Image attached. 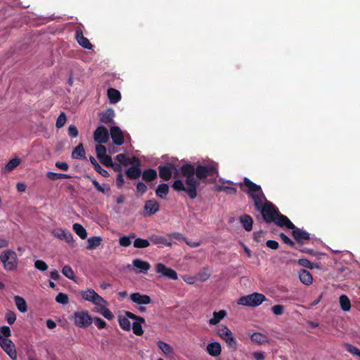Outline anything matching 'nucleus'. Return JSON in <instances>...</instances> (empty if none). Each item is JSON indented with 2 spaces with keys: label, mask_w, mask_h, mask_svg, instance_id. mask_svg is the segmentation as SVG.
Here are the masks:
<instances>
[{
  "label": "nucleus",
  "mask_w": 360,
  "mask_h": 360,
  "mask_svg": "<svg viewBox=\"0 0 360 360\" xmlns=\"http://www.w3.org/2000/svg\"><path fill=\"white\" fill-rule=\"evenodd\" d=\"M239 186L252 199L255 209L259 212L264 221L266 224L273 223L279 213V210L266 198L261 186L247 177L244 178L243 183L239 184Z\"/></svg>",
  "instance_id": "f257e3e1"
},
{
  "label": "nucleus",
  "mask_w": 360,
  "mask_h": 360,
  "mask_svg": "<svg viewBox=\"0 0 360 360\" xmlns=\"http://www.w3.org/2000/svg\"><path fill=\"white\" fill-rule=\"evenodd\" d=\"M195 176L198 180L205 183L207 177H212V182L216 181L218 176V169L213 165H198L195 167Z\"/></svg>",
  "instance_id": "f03ea898"
},
{
  "label": "nucleus",
  "mask_w": 360,
  "mask_h": 360,
  "mask_svg": "<svg viewBox=\"0 0 360 360\" xmlns=\"http://www.w3.org/2000/svg\"><path fill=\"white\" fill-rule=\"evenodd\" d=\"M0 261L4 268L7 271H14L18 267V259L15 252L7 249L3 251L0 255Z\"/></svg>",
  "instance_id": "7ed1b4c3"
},
{
  "label": "nucleus",
  "mask_w": 360,
  "mask_h": 360,
  "mask_svg": "<svg viewBox=\"0 0 360 360\" xmlns=\"http://www.w3.org/2000/svg\"><path fill=\"white\" fill-rule=\"evenodd\" d=\"M266 300V298L263 294L253 292L245 296H242L238 300V304L248 307H257Z\"/></svg>",
  "instance_id": "20e7f679"
},
{
  "label": "nucleus",
  "mask_w": 360,
  "mask_h": 360,
  "mask_svg": "<svg viewBox=\"0 0 360 360\" xmlns=\"http://www.w3.org/2000/svg\"><path fill=\"white\" fill-rule=\"evenodd\" d=\"M218 335L225 341L227 346L233 350L237 349V340L233 337L232 332L226 326H220L217 329Z\"/></svg>",
  "instance_id": "39448f33"
},
{
  "label": "nucleus",
  "mask_w": 360,
  "mask_h": 360,
  "mask_svg": "<svg viewBox=\"0 0 360 360\" xmlns=\"http://www.w3.org/2000/svg\"><path fill=\"white\" fill-rule=\"evenodd\" d=\"M72 320L76 326L83 328L89 327L93 323V318L89 311L85 310L75 311Z\"/></svg>",
  "instance_id": "423d86ee"
},
{
  "label": "nucleus",
  "mask_w": 360,
  "mask_h": 360,
  "mask_svg": "<svg viewBox=\"0 0 360 360\" xmlns=\"http://www.w3.org/2000/svg\"><path fill=\"white\" fill-rule=\"evenodd\" d=\"M81 296L84 300L91 302L96 306L108 304L107 301L93 289L81 291Z\"/></svg>",
  "instance_id": "0eeeda50"
},
{
  "label": "nucleus",
  "mask_w": 360,
  "mask_h": 360,
  "mask_svg": "<svg viewBox=\"0 0 360 360\" xmlns=\"http://www.w3.org/2000/svg\"><path fill=\"white\" fill-rule=\"evenodd\" d=\"M159 176L164 181H169L174 174V177L179 176V172L176 165L172 163H167L158 167Z\"/></svg>",
  "instance_id": "6e6552de"
},
{
  "label": "nucleus",
  "mask_w": 360,
  "mask_h": 360,
  "mask_svg": "<svg viewBox=\"0 0 360 360\" xmlns=\"http://www.w3.org/2000/svg\"><path fill=\"white\" fill-rule=\"evenodd\" d=\"M0 346L11 359L16 360L17 352L15 350V346L11 340L4 338L0 334Z\"/></svg>",
  "instance_id": "1a4fd4ad"
},
{
  "label": "nucleus",
  "mask_w": 360,
  "mask_h": 360,
  "mask_svg": "<svg viewBox=\"0 0 360 360\" xmlns=\"http://www.w3.org/2000/svg\"><path fill=\"white\" fill-rule=\"evenodd\" d=\"M186 185V193L191 199H195L197 197V188L200 185L198 179L194 177V175L185 176Z\"/></svg>",
  "instance_id": "9d476101"
},
{
  "label": "nucleus",
  "mask_w": 360,
  "mask_h": 360,
  "mask_svg": "<svg viewBox=\"0 0 360 360\" xmlns=\"http://www.w3.org/2000/svg\"><path fill=\"white\" fill-rule=\"evenodd\" d=\"M155 269L156 273L160 274L161 276L174 281L178 279L176 272L173 269L166 266L162 263H157L155 265Z\"/></svg>",
  "instance_id": "9b49d317"
},
{
  "label": "nucleus",
  "mask_w": 360,
  "mask_h": 360,
  "mask_svg": "<svg viewBox=\"0 0 360 360\" xmlns=\"http://www.w3.org/2000/svg\"><path fill=\"white\" fill-rule=\"evenodd\" d=\"M94 141L98 143H106L109 139L108 129L104 126H99L94 133Z\"/></svg>",
  "instance_id": "f8f14e48"
},
{
  "label": "nucleus",
  "mask_w": 360,
  "mask_h": 360,
  "mask_svg": "<svg viewBox=\"0 0 360 360\" xmlns=\"http://www.w3.org/2000/svg\"><path fill=\"white\" fill-rule=\"evenodd\" d=\"M292 235L294 239L300 245H303L306 240L310 239V236L308 232L299 228L292 229Z\"/></svg>",
  "instance_id": "ddd939ff"
},
{
  "label": "nucleus",
  "mask_w": 360,
  "mask_h": 360,
  "mask_svg": "<svg viewBox=\"0 0 360 360\" xmlns=\"http://www.w3.org/2000/svg\"><path fill=\"white\" fill-rule=\"evenodd\" d=\"M110 136L114 144L121 146L124 143V134L119 127L114 126L110 128Z\"/></svg>",
  "instance_id": "4468645a"
},
{
  "label": "nucleus",
  "mask_w": 360,
  "mask_h": 360,
  "mask_svg": "<svg viewBox=\"0 0 360 360\" xmlns=\"http://www.w3.org/2000/svg\"><path fill=\"white\" fill-rule=\"evenodd\" d=\"M273 223L279 227L285 226L288 229H295L294 224L286 216L283 215L280 212L278 213V216L276 217L275 221H273Z\"/></svg>",
  "instance_id": "2eb2a0df"
},
{
  "label": "nucleus",
  "mask_w": 360,
  "mask_h": 360,
  "mask_svg": "<svg viewBox=\"0 0 360 360\" xmlns=\"http://www.w3.org/2000/svg\"><path fill=\"white\" fill-rule=\"evenodd\" d=\"M159 203L155 200H146L144 205L146 211L145 216H151L155 214L159 210Z\"/></svg>",
  "instance_id": "dca6fc26"
},
{
  "label": "nucleus",
  "mask_w": 360,
  "mask_h": 360,
  "mask_svg": "<svg viewBox=\"0 0 360 360\" xmlns=\"http://www.w3.org/2000/svg\"><path fill=\"white\" fill-rule=\"evenodd\" d=\"M75 37L79 44L84 49H92L93 45L89 40L83 34L81 29H77L75 32Z\"/></svg>",
  "instance_id": "f3484780"
},
{
  "label": "nucleus",
  "mask_w": 360,
  "mask_h": 360,
  "mask_svg": "<svg viewBox=\"0 0 360 360\" xmlns=\"http://www.w3.org/2000/svg\"><path fill=\"white\" fill-rule=\"evenodd\" d=\"M131 300L138 304H148L151 302L150 297L147 295H141L139 292H134L130 295Z\"/></svg>",
  "instance_id": "a211bd4d"
},
{
  "label": "nucleus",
  "mask_w": 360,
  "mask_h": 360,
  "mask_svg": "<svg viewBox=\"0 0 360 360\" xmlns=\"http://www.w3.org/2000/svg\"><path fill=\"white\" fill-rule=\"evenodd\" d=\"M136 160L137 162L136 165L130 167L126 171V175L130 179H137L141 174V170L139 168V160L138 159H136Z\"/></svg>",
  "instance_id": "6ab92c4d"
},
{
  "label": "nucleus",
  "mask_w": 360,
  "mask_h": 360,
  "mask_svg": "<svg viewBox=\"0 0 360 360\" xmlns=\"http://www.w3.org/2000/svg\"><path fill=\"white\" fill-rule=\"evenodd\" d=\"M115 117V112L112 108H108L101 114L100 121L105 124H109L112 122Z\"/></svg>",
  "instance_id": "aec40b11"
},
{
  "label": "nucleus",
  "mask_w": 360,
  "mask_h": 360,
  "mask_svg": "<svg viewBox=\"0 0 360 360\" xmlns=\"http://www.w3.org/2000/svg\"><path fill=\"white\" fill-rule=\"evenodd\" d=\"M239 221L245 231H250L252 229L253 219L250 215L245 214L240 217Z\"/></svg>",
  "instance_id": "412c9836"
},
{
  "label": "nucleus",
  "mask_w": 360,
  "mask_h": 360,
  "mask_svg": "<svg viewBox=\"0 0 360 360\" xmlns=\"http://www.w3.org/2000/svg\"><path fill=\"white\" fill-rule=\"evenodd\" d=\"M207 352L212 356H218L221 352L220 344L217 342L208 344L207 346Z\"/></svg>",
  "instance_id": "4be33fe9"
},
{
  "label": "nucleus",
  "mask_w": 360,
  "mask_h": 360,
  "mask_svg": "<svg viewBox=\"0 0 360 360\" xmlns=\"http://www.w3.org/2000/svg\"><path fill=\"white\" fill-rule=\"evenodd\" d=\"M132 263L136 268L139 269V272L146 274L150 268V264L148 262L141 260L140 259H134Z\"/></svg>",
  "instance_id": "5701e85b"
},
{
  "label": "nucleus",
  "mask_w": 360,
  "mask_h": 360,
  "mask_svg": "<svg viewBox=\"0 0 360 360\" xmlns=\"http://www.w3.org/2000/svg\"><path fill=\"white\" fill-rule=\"evenodd\" d=\"M158 177V173L155 169L149 168L145 169L142 173V179L146 182H150Z\"/></svg>",
  "instance_id": "b1692460"
},
{
  "label": "nucleus",
  "mask_w": 360,
  "mask_h": 360,
  "mask_svg": "<svg viewBox=\"0 0 360 360\" xmlns=\"http://www.w3.org/2000/svg\"><path fill=\"white\" fill-rule=\"evenodd\" d=\"M299 277H300V281L307 285H309L312 283V281H313L312 275L307 270L302 269L299 273Z\"/></svg>",
  "instance_id": "393cba45"
},
{
  "label": "nucleus",
  "mask_w": 360,
  "mask_h": 360,
  "mask_svg": "<svg viewBox=\"0 0 360 360\" xmlns=\"http://www.w3.org/2000/svg\"><path fill=\"white\" fill-rule=\"evenodd\" d=\"M14 302L17 309L22 313H25L27 311V305L25 300L19 296H14Z\"/></svg>",
  "instance_id": "a878e982"
},
{
  "label": "nucleus",
  "mask_w": 360,
  "mask_h": 360,
  "mask_svg": "<svg viewBox=\"0 0 360 360\" xmlns=\"http://www.w3.org/2000/svg\"><path fill=\"white\" fill-rule=\"evenodd\" d=\"M89 161L91 162V165H93L94 169L101 175H102L104 177H108L109 173L108 172L103 169L96 161L95 158L93 156L89 157Z\"/></svg>",
  "instance_id": "bb28decb"
},
{
  "label": "nucleus",
  "mask_w": 360,
  "mask_h": 360,
  "mask_svg": "<svg viewBox=\"0 0 360 360\" xmlns=\"http://www.w3.org/2000/svg\"><path fill=\"white\" fill-rule=\"evenodd\" d=\"M149 239L153 244L155 245H165L168 247H171L172 245L171 242L168 241L166 238L163 236L153 235L151 236Z\"/></svg>",
  "instance_id": "cd10ccee"
},
{
  "label": "nucleus",
  "mask_w": 360,
  "mask_h": 360,
  "mask_svg": "<svg viewBox=\"0 0 360 360\" xmlns=\"http://www.w3.org/2000/svg\"><path fill=\"white\" fill-rule=\"evenodd\" d=\"M108 97L110 103H116L121 99V94L118 90L110 88L108 90Z\"/></svg>",
  "instance_id": "c85d7f7f"
},
{
  "label": "nucleus",
  "mask_w": 360,
  "mask_h": 360,
  "mask_svg": "<svg viewBox=\"0 0 360 360\" xmlns=\"http://www.w3.org/2000/svg\"><path fill=\"white\" fill-rule=\"evenodd\" d=\"M21 160L18 158H15L8 161L6 166L3 169V172L8 173L13 171L16 168L20 163Z\"/></svg>",
  "instance_id": "c756f323"
},
{
  "label": "nucleus",
  "mask_w": 360,
  "mask_h": 360,
  "mask_svg": "<svg viewBox=\"0 0 360 360\" xmlns=\"http://www.w3.org/2000/svg\"><path fill=\"white\" fill-rule=\"evenodd\" d=\"M226 315L225 310H220L219 311H214L213 313V317L209 320L210 325H216L220 322Z\"/></svg>",
  "instance_id": "7c9ffc66"
},
{
  "label": "nucleus",
  "mask_w": 360,
  "mask_h": 360,
  "mask_svg": "<svg viewBox=\"0 0 360 360\" xmlns=\"http://www.w3.org/2000/svg\"><path fill=\"white\" fill-rule=\"evenodd\" d=\"M72 158L73 159H84L85 158V150L82 143H79L75 148L72 153Z\"/></svg>",
  "instance_id": "2f4dec72"
},
{
  "label": "nucleus",
  "mask_w": 360,
  "mask_h": 360,
  "mask_svg": "<svg viewBox=\"0 0 360 360\" xmlns=\"http://www.w3.org/2000/svg\"><path fill=\"white\" fill-rule=\"evenodd\" d=\"M99 307L97 309L95 310V311L101 314L102 316H103L105 319L108 320H112L114 318V315L112 312L106 307V305H97Z\"/></svg>",
  "instance_id": "473e14b6"
},
{
  "label": "nucleus",
  "mask_w": 360,
  "mask_h": 360,
  "mask_svg": "<svg viewBox=\"0 0 360 360\" xmlns=\"http://www.w3.org/2000/svg\"><path fill=\"white\" fill-rule=\"evenodd\" d=\"M182 175L185 177L187 176L195 175V168L190 163L184 164L181 167Z\"/></svg>",
  "instance_id": "72a5a7b5"
},
{
  "label": "nucleus",
  "mask_w": 360,
  "mask_h": 360,
  "mask_svg": "<svg viewBox=\"0 0 360 360\" xmlns=\"http://www.w3.org/2000/svg\"><path fill=\"white\" fill-rule=\"evenodd\" d=\"M339 302L342 311H348L351 309V302L346 295H342L339 297Z\"/></svg>",
  "instance_id": "f704fd0d"
},
{
  "label": "nucleus",
  "mask_w": 360,
  "mask_h": 360,
  "mask_svg": "<svg viewBox=\"0 0 360 360\" xmlns=\"http://www.w3.org/2000/svg\"><path fill=\"white\" fill-rule=\"evenodd\" d=\"M169 193V186L167 184H161L156 188L155 193L160 198L164 199Z\"/></svg>",
  "instance_id": "c9c22d12"
},
{
  "label": "nucleus",
  "mask_w": 360,
  "mask_h": 360,
  "mask_svg": "<svg viewBox=\"0 0 360 360\" xmlns=\"http://www.w3.org/2000/svg\"><path fill=\"white\" fill-rule=\"evenodd\" d=\"M102 238L100 236H93L88 238V250H93L98 247L101 244Z\"/></svg>",
  "instance_id": "e433bc0d"
},
{
  "label": "nucleus",
  "mask_w": 360,
  "mask_h": 360,
  "mask_svg": "<svg viewBox=\"0 0 360 360\" xmlns=\"http://www.w3.org/2000/svg\"><path fill=\"white\" fill-rule=\"evenodd\" d=\"M157 345L165 355L171 356L174 354L172 347L168 343L160 340L158 342Z\"/></svg>",
  "instance_id": "4c0bfd02"
},
{
  "label": "nucleus",
  "mask_w": 360,
  "mask_h": 360,
  "mask_svg": "<svg viewBox=\"0 0 360 360\" xmlns=\"http://www.w3.org/2000/svg\"><path fill=\"white\" fill-rule=\"evenodd\" d=\"M46 176L52 181H56L61 179H71L72 176L70 174H62V173H56L53 172H48L46 173Z\"/></svg>",
  "instance_id": "58836bf2"
},
{
  "label": "nucleus",
  "mask_w": 360,
  "mask_h": 360,
  "mask_svg": "<svg viewBox=\"0 0 360 360\" xmlns=\"http://www.w3.org/2000/svg\"><path fill=\"white\" fill-rule=\"evenodd\" d=\"M73 230L82 239H85L87 237L86 230L82 225L75 223L73 224Z\"/></svg>",
  "instance_id": "ea45409f"
},
{
  "label": "nucleus",
  "mask_w": 360,
  "mask_h": 360,
  "mask_svg": "<svg viewBox=\"0 0 360 360\" xmlns=\"http://www.w3.org/2000/svg\"><path fill=\"white\" fill-rule=\"evenodd\" d=\"M150 245V242L147 239L137 238L134 241V247L136 248H145Z\"/></svg>",
  "instance_id": "a19ab883"
},
{
  "label": "nucleus",
  "mask_w": 360,
  "mask_h": 360,
  "mask_svg": "<svg viewBox=\"0 0 360 360\" xmlns=\"http://www.w3.org/2000/svg\"><path fill=\"white\" fill-rule=\"evenodd\" d=\"M115 159L119 162V164L124 166L132 164L131 160L124 153L117 155Z\"/></svg>",
  "instance_id": "79ce46f5"
},
{
  "label": "nucleus",
  "mask_w": 360,
  "mask_h": 360,
  "mask_svg": "<svg viewBox=\"0 0 360 360\" xmlns=\"http://www.w3.org/2000/svg\"><path fill=\"white\" fill-rule=\"evenodd\" d=\"M118 321L121 328L127 331L130 330L131 326L129 320L125 316H120Z\"/></svg>",
  "instance_id": "37998d69"
},
{
  "label": "nucleus",
  "mask_w": 360,
  "mask_h": 360,
  "mask_svg": "<svg viewBox=\"0 0 360 360\" xmlns=\"http://www.w3.org/2000/svg\"><path fill=\"white\" fill-rule=\"evenodd\" d=\"M250 339L252 342L259 344L264 343L266 341V337L260 333H254L251 335Z\"/></svg>",
  "instance_id": "c03bdc74"
},
{
  "label": "nucleus",
  "mask_w": 360,
  "mask_h": 360,
  "mask_svg": "<svg viewBox=\"0 0 360 360\" xmlns=\"http://www.w3.org/2000/svg\"><path fill=\"white\" fill-rule=\"evenodd\" d=\"M135 238V234L132 233L129 236H122L119 238V243L122 247H128L131 245V239Z\"/></svg>",
  "instance_id": "a18cd8bd"
},
{
  "label": "nucleus",
  "mask_w": 360,
  "mask_h": 360,
  "mask_svg": "<svg viewBox=\"0 0 360 360\" xmlns=\"http://www.w3.org/2000/svg\"><path fill=\"white\" fill-rule=\"evenodd\" d=\"M172 188L176 191H185L186 193V186L180 179L175 180L172 185Z\"/></svg>",
  "instance_id": "49530a36"
},
{
  "label": "nucleus",
  "mask_w": 360,
  "mask_h": 360,
  "mask_svg": "<svg viewBox=\"0 0 360 360\" xmlns=\"http://www.w3.org/2000/svg\"><path fill=\"white\" fill-rule=\"evenodd\" d=\"M144 322H140L139 321H136L133 323L132 324V330L133 333L136 335H141L143 333V330L141 326V323H143Z\"/></svg>",
  "instance_id": "de8ad7c7"
},
{
  "label": "nucleus",
  "mask_w": 360,
  "mask_h": 360,
  "mask_svg": "<svg viewBox=\"0 0 360 360\" xmlns=\"http://www.w3.org/2000/svg\"><path fill=\"white\" fill-rule=\"evenodd\" d=\"M62 273L68 278L71 279V280L75 279V273H74L72 269L71 268V266H70L68 265L63 266V268L62 269Z\"/></svg>",
  "instance_id": "09e8293b"
},
{
  "label": "nucleus",
  "mask_w": 360,
  "mask_h": 360,
  "mask_svg": "<svg viewBox=\"0 0 360 360\" xmlns=\"http://www.w3.org/2000/svg\"><path fill=\"white\" fill-rule=\"evenodd\" d=\"M66 120H67V117H66L65 113L64 112H61L57 118L56 127L58 129L63 127L65 125Z\"/></svg>",
  "instance_id": "8fccbe9b"
},
{
  "label": "nucleus",
  "mask_w": 360,
  "mask_h": 360,
  "mask_svg": "<svg viewBox=\"0 0 360 360\" xmlns=\"http://www.w3.org/2000/svg\"><path fill=\"white\" fill-rule=\"evenodd\" d=\"M345 348L346 350L352 355H356L360 357V350L356 347L351 344L347 343L345 344Z\"/></svg>",
  "instance_id": "3c124183"
},
{
  "label": "nucleus",
  "mask_w": 360,
  "mask_h": 360,
  "mask_svg": "<svg viewBox=\"0 0 360 360\" xmlns=\"http://www.w3.org/2000/svg\"><path fill=\"white\" fill-rule=\"evenodd\" d=\"M96 156H97L98 159L107 155L106 154V148L105 146L102 145L101 143L96 145Z\"/></svg>",
  "instance_id": "603ef678"
},
{
  "label": "nucleus",
  "mask_w": 360,
  "mask_h": 360,
  "mask_svg": "<svg viewBox=\"0 0 360 360\" xmlns=\"http://www.w3.org/2000/svg\"><path fill=\"white\" fill-rule=\"evenodd\" d=\"M34 267L41 271H44L49 268L47 264L41 259H37L34 262Z\"/></svg>",
  "instance_id": "864d4df0"
},
{
  "label": "nucleus",
  "mask_w": 360,
  "mask_h": 360,
  "mask_svg": "<svg viewBox=\"0 0 360 360\" xmlns=\"http://www.w3.org/2000/svg\"><path fill=\"white\" fill-rule=\"evenodd\" d=\"M56 301L58 303L66 304L68 303L69 298L66 294L63 293V292H59L56 297Z\"/></svg>",
  "instance_id": "5fc2aeb1"
},
{
  "label": "nucleus",
  "mask_w": 360,
  "mask_h": 360,
  "mask_svg": "<svg viewBox=\"0 0 360 360\" xmlns=\"http://www.w3.org/2000/svg\"><path fill=\"white\" fill-rule=\"evenodd\" d=\"M297 263L300 266L309 268L310 269H314L315 266L313 263H311L308 259H306V258L300 259L298 260Z\"/></svg>",
  "instance_id": "6e6d98bb"
},
{
  "label": "nucleus",
  "mask_w": 360,
  "mask_h": 360,
  "mask_svg": "<svg viewBox=\"0 0 360 360\" xmlns=\"http://www.w3.org/2000/svg\"><path fill=\"white\" fill-rule=\"evenodd\" d=\"M98 160L101 162V163L105 165V167H110L111 165H112L113 162L112 158L108 155H105L101 157V158H98Z\"/></svg>",
  "instance_id": "4d7b16f0"
},
{
  "label": "nucleus",
  "mask_w": 360,
  "mask_h": 360,
  "mask_svg": "<svg viewBox=\"0 0 360 360\" xmlns=\"http://www.w3.org/2000/svg\"><path fill=\"white\" fill-rule=\"evenodd\" d=\"M93 322L98 329H103L106 327V322L100 317L93 318Z\"/></svg>",
  "instance_id": "13d9d810"
},
{
  "label": "nucleus",
  "mask_w": 360,
  "mask_h": 360,
  "mask_svg": "<svg viewBox=\"0 0 360 360\" xmlns=\"http://www.w3.org/2000/svg\"><path fill=\"white\" fill-rule=\"evenodd\" d=\"M5 319L6 321L11 325L15 323L16 320V315L13 311H8L6 314Z\"/></svg>",
  "instance_id": "bf43d9fd"
},
{
  "label": "nucleus",
  "mask_w": 360,
  "mask_h": 360,
  "mask_svg": "<svg viewBox=\"0 0 360 360\" xmlns=\"http://www.w3.org/2000/svg\"><path fill=\"white\" fill-rule=\"evenodd\" d=\"M279 236H280V238H281L282 241L284 243L288 245L289 246H290L292 248L295 247V243L289 237H288L285 233H281Z\"/></svg>",
  "instance_id": "052dcab7"
},
{
  "label": "nucleus",
  "mask_w": 360,
  "mask_h": 360,
  "mask_svg": "<svg viewBox=\"0 0 360 360\" xmlns=\"http://www.w3.org/2000/svg\"><path fill=\"white\" fill-rule=\"evenodd\" d=\"M272 312L277 316H281L284 313V307L281 304H276L271 307Z\"/></svg>",
  "instance_id": "680f3d73"
},
{
  "label": "nucleus",
  "mask_w": 360,
  "mask_h": 360,
  "mask_svg": "<svg viewBox=\"0 0 360 360\" xmlns=\"http://www.w3.org/2000/svg\"><path fill=\"white\" fill-rule=\"evenodd\" d=\"M125 317L127 318L128 319H131L134 320L136 321H139L140 322H145V319L143 317L136 316V315H135L134 314H133L132 312H130V311H126L125 312Z\"/></svg>",
  "instance_id": "e2e57ef3"
},
{
  "label": "nucleus",
  "mask_w": 360,
  "mask_h": 360,
  "mask_svg": "<svg viewBox=\"0 0 360 360\" xmlns=\"http://www.w3.org/2000/svg\"><path fill=\"white\" fill-rule=\"evenodd\" d=\"M0 334L4 338H8L11 335V329L7 326H4L0 328Z\"/></svg>",
  "instance_id": "0e129e2a"
},
{
  "label": "nucleus",
  "mask_w": 360,
  "mask_h": 360,
  "mask_svg": "<svg viewBox=\"0 0 360 360\" xmlns=\"http://www.w3.org/2000/svg\"><path fill=\"white\" fill-rule=\"evenodd\" d=\"M68 135L72 138H76L78 136L77 128L75 125H70L68 127Z\"/></svg>",
  "instance_id": "69168bd1"
},
{
  "label": "nucleus",
  "mask_w": 360,
  "mask_h": 360,
  "mask_svg": "<svg viewBox=\"0 0 360 360\" xmlns=\"http://www.w3.org/2000/svg\"><path fill=\"white\" fill-rule=\"evenodd\" d=\"M65 233L66 231L62 229H56L53 230V235L54 237L62 240L65 237Z\"/></svg>",
  "instance_id": "338daca9"
},
{
  "label": "nucleus",
  "mask_w": 360,
  "mask_h": 360,
  "mask_svg": "<svg viewBox=\"0 0 360 360\" xmlns=\"http://www.w3.org/2000/svg\"><path fill=\"white\" fill-rule=\"evenodd\" d=\"M266 246L272 250H277L279 247V244L277 241L273 240H269L266 243Z\"/></svg>",
  "instance_id": "774afa93"
}]
</instances>
